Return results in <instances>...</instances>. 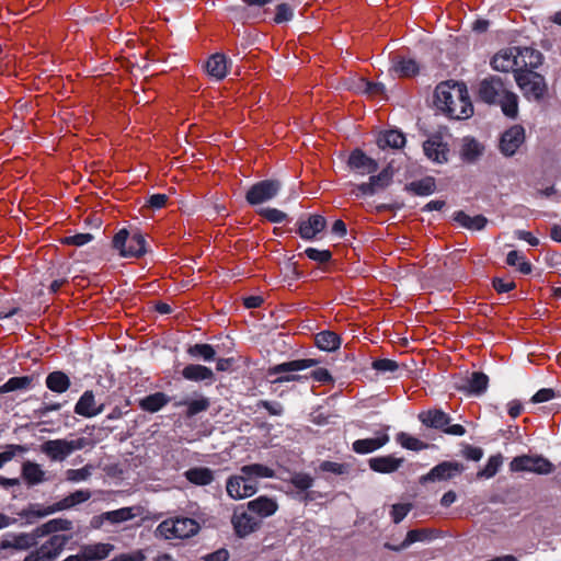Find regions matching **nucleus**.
Segmentation results:
<instances>
[{
	"label": "nucleus",
	"mask_w": 561,
	"mask_h": 561,
	"mask_svg": "<svg viewBox=\"0 0 561 561\" xmlns=\"http://www.w3.org/2000/svg\"><path fill=\"white\" fill-rule=\"evenodd\" d=\"M434 99L436 107L451 119H466L473 114V105L463 82H440L435 89Z\"/></svg>",
	"instance_id": "f257e3e1"
},
{
	"label": "nucleus",
	"mask_w": 561,
	"mask_h": 561,
	"mask_svg": "<svg viewBox=\"0 0 561 561\" xmlns=\"http://www.w3.org/2000/svg\"><path fill=\"white\" fill-rule=\"evenodd\" d=\"M478 101L499 105L502 113L512 119L518 115V96L511 90V82L497 75H490L478 83Z\"/></svg>",
	"instance_id": "f03ea898"
},
{
	"label": "nucleus",
	"mask_w": 561,
	"mask_h": 561,
	"mask_svg": "<svg viewBox=\"0 0 561 561\" xmlns=\"http://www.w3.org/2000/svg\"><path fill=\"white\" fill-rule=\"evenodd\" d=\"M201 530L199 523L191 517L175 516L162 520L156 528V536L165 540L188 539Z\"/></svg>",
	"instance_id": "7ed1b4c3"
},
{
	"label": "nucleus",
	"mask_w": 561,
	"mask_h": 561,
	"mask_svg": "<svg viewBox=\"0 0 561 561\" xmlns=\"http://www.w3.org/2000/svg\"><path fill=\"white\" fill-rule=\"evenodd\" d=\"M112 248L122 257H141L147 252V241L139 230L130 232L128 229L122 228L113 237Z\"/></svg>",
	"instance_id": "20e7f679"
},
{
	"label": "nucleus",
	"mask_w": 561,
	"mask_h": 561,
	"mask_svg": "<svg viewBox=\"0 0 561 561\" xmlns=\"http://www.w3.org/2000/svg\"><path fill=\"white\" fill-rule=\"evenodd\" d=\"M417 419L425 427L439 431L446 435L463 436L467 433L461 424H451V416L438 408L420 412Z\"/></svg>",
	"instance_id": "39448f33"
},
{
	"label": "nucleus",
	"mask_w": 561,
	"mask_h": 561,
	"mask_svg": "<svg viewBox=\"0 0 561 561\" xmlns=\"http://www.w3.org/2000/svg\"><path fill=\"white\" fill-rule=\"evenodd\" d=\"M72 535H54L47 538L41 546H36L23 559V561H56Z\"/></svg>",
	"instance_id": "423d86ee"
},
{
	"label": "nucleus",
	"mask_w": 561,
	"mask_h": 561,
	"mask_svg": "<svg viewBox=\"0 0 561 561\" xmlns=\"http://www.w3.org/2000/svg\"><path fill=\"white\" fill-rule=\"evenodd\" d=\"M515 81L527 100L541 101L548 90L545 77L530 69H518Z\"/></svg>",
	"instance_id": "0eeeda50"
},
{
	"label": "nucleus",
	"mask_w": 561,
	"mask_h": 561,
	"mask_svg": "<svg viewBox=\"0 0 561 561\" xmlns=\"http://www.w3.org/2000/svg\"><path fill=\"white\" fill-rule=\"evenodd\" d=\"M267 2H243L226 8L230 20L241 23L266 21L272 13L264 7Z\"/></svg>",
	"instance_id": "6e6552de"
},
{
	"label": "nucleus",
	"mask_w": 561,
	"mask_h": 561,
	"mask_svg": "<svg viewBox=\"0 0 561 561\" xmlns=\"http://www.w3.org/2000/svg\"><path fill=\"white\" fill-rule=\"evenodd\" d=\"M319 364L318 359L314 358H301V359H294L289 362H285L275 366H272L267 369V376H276L272 382L273 383H284V382H290V381H298L302 379L304 377L300 375L289 374L294 371L304 370L310 367H314Z\"/></svg>",
	"instance_id": "1a4fd4ad"
},
{
	"label": "nucleus",
	"mask_w": 561,
	"mask_h": 561,
	"mask_svg": "<svg viewBox=\"0 0 561 561\" xmlns=\"http://www.w3.org/2000/svg\"><path fill=\"white\" fill-rule=\"evenodd\" d=\"M231 525L237 537L245 538L259 530L262 522L245 507V504H241L233 510Z\"/></svg>",
	"instance_id": "9d476101"
},
{
	"label": "nucleus",
	"mask_w": 561,
	"mask_h": 561,
	"mask_svg": "<svg viewBox=\"0 0 561 561\" xmlns=\"http://www.w3.org/2000/svg\"><path fill=\"white\" fill-rule=\"evenodd\" d=\"M282 182L266 179L254 183L245 194V201L251 206L261 205L273 199L280 191Z\"/></svg>",
	"instance_id": "9b49d317"
},
{
	"label": "nucleus",
	"mask_w": 561,
	"mask_h": 561,
	"mask_svg": "<svg viewBox=\"0 0 561 561\" xmlns=\"http://www.w3.org/2000/svg\"><path fill=\"white\" fill-rule=\"evenodd\" d=\"M510 469L514 472L528 471L537 474H549L554 467L550 460L542 456L522 455L513 458Z\"/></svg>",
	"instance_id": "f8f14e48"
},
{
	"label": "nucleus",
	"mask_w": 561,
	"mask_h": 561,
	"mask_svg": "<svg viewBox=\"0 0 561 561\" xmlns=\"http://www.w3.org/2000/svg\"><path fill=\"white\" fill-rule=\"evenodd\" d=\"M8 537L11 539H2L0 541V549H14L19 551H31L37 545L41 538H43L38 527L36 526L28 533H11L8 534Z\"/></svg>",
	"instance_id": "ddd939ff"
},
{
	"label": "nucleus",
	"mask_w": 561,
	"mask_h": 561,
	"mask_svg": "<svg viewBox=\"0 0 561 561\" xmlns=\"http://www.w3.org/2000/svg\"><path fill=\"white\" fill-rule=\"evenodd\" d=\"M465 466L458 461H442L433 467L426 474L420 477V483L448 481L462 473Z\"/></svg>",
	"instance_id": "4468645a"
},
{
	"label": "nucleus",
	"mask_w": 561,
	"mask_h": 561,
	"mask_svg": "<svg viewBox=\"0 0 561 561\" xmlns=\"http://www.w3.org/2000/svg\"><path fill=\"white\" fill-rule=\"evenodd\" d=\"M393 180V170L390 165L383 168L378 174H370L369 181L356 185L357 196H373L386 190Z\"/></svg>",
	"instance_id": "2eb2a0df"
},
{
	"label": "nucleus",
	"mask_w": 561,
	"mask_h": 561,
	"mask_svg": "<svg viewBox=\"0 0 561 561\" xmlns=\"http://www.w3.org/2000/svg\"><path fill=\"white\" fill-rule=\"evenodd\" d=\"M423 150L425 156L435 163L444 164L448 162L449 145L444 141V137L440 133L431 135L423 142Z\"/></svg>",
	"instance_id": "dca6fc26"
},
{
	"label": "nucleus",
	"mask_w": 561,
	"mask_h": 561,
	"mask_svg": "<svg viewBox=\"0 0 561 561\" xmlns=\"http://www.w3.org/2000/svg\"><path fill=\"white\" fill-rule=\"evenodd\" d=\"M296 226V233H298L301 239L312 241L325 229L327 220L322 215L312 214L308 215L306 218H299Z\"/></svg>",
	"instance_id": "f3484780"
},
{
	"label": "nucleus",
	"mask_w": 561,
	"mask_h": 561,
	"mask_svg": "<svg viewBox=\"0 0 561 561\" xmlns=\"http://www.w3.org/2000/svg\"><path fill=\"white\" fill-rule=\"evenodd\" d=\"M525 141V129L522 125H514L506 129L500 139V151L505 157H512Z\"/></svg>",
	"instance_id": "a211bd4d"
},
{
	"label": "nucleus",
	"mask_w": 561,
	"mask_h": 561,
	"mask_svg": "<svg viewBox=\"0 0 561 561\" xmlns=\"http://www.w3.org/2000/svg\"><path fill=\"white\" fill-rule=\"evenodd\" d=\"M519 48L511 47L500 50L491 60V66L496 71L508 72L513 71L514 76L520 66Z\"/></svg>",
	"instance_id": "6ab92c4d"
},
{
	"label": "nucleus",
	"mask_w": 561,
	"mask_h": 561,
	"mask_svg": "<svg viewBox=\"0 0 561 561\" xmlns=\"http://www.w3.org/2000/svg\"><path fill=\"white\" fill-rule=\"evenodd\" d=\"M347 165L352 171L360 175L373 174L379 169L378 162L375 159L368 157L359 148H355L351 151L347 159Z\"/></svg>",
	"instance_id": "aec40b11"
},
{
	"label": "nucleus",
	"mask_w": 561,
	"mask_h": 561,
	"mask_svg": "<svg viewBox=\"0 0 561 561\" xmlns=\"http://www.w3.org/2000/svg\"><path fill=\"white\" fill-rule=\"evenodd\" d=\"M245 507L262 522L278 511V503L274 497L260 495L245 503Z\"/></svg>",
	"instance_id": "412c9836"
},
{
	"label": "nucleus",
	"mask_w": 561,
	"mask_h": 561,
	"mask_svg": "<svg viewBox=\"0 0 561 561\" xmlns=\"http://www.w3.org/2000/svg\"><path fill=\"white\" fill-rule=\"evenodd\" d=\"M388 430L389 426H386L383 431H378L376 433L377 436L373 438L356 439L352 444L353 451L359 455H366L380 449L390 440V437L387 433Z\"/></svg>",
	"instance_id": "4be33fe9"
},
{
	"label": "nucleus",
	"mask_w": 561,
	"mask_h": 561,
	"mask_svg": "<svg viewBox=\"0 0 561 561\" xmlns=\"http://www.w3.org/2000/svg\"><path fill=\"white\" fill-rule=\"evenodd\" d=\"M404 458H397L393 455L377 456L368 459L369 468L377 473L388 474L399 470Z\"/></svg>",
	"instance_id": "5701e85b"
},
{
	"label": "nucleus",
	"mask_w": 561,
	"mask_h": 561,
	"mask_svg": "<svg viewBox=\"0 0 561 561\" xmlns=\"http://www.w3.org/2000/svg\"><path fill=\"white\" fill-rule=\"evenodd\" d=\"M104 405L96 407L92 390H85L75 405V413L83 417H93L102 413Z\"/></svg>",
	"instance_id": "b1692460"
},
{
	"label": "nucleus",
	"mask_w": 561,
	"mask_h": 561,
	"mask_svg": "<svg viewBox=\"0 0 561 561\" xmlns=\"http://www.w3.org/2000/svg\"><path fill=\"white\" fill-rule=\"evenodd\" d=\"M484 149V146L474 137H463L459 152L460 158L465 163H476L483 156Z\"/></svg>",
	"instance_id": "393cba45"
},
{
	"label": "nucleus",
	"mask_w": 561,
	"mask_h": 561,
	"mask_svg": "<svg viewBox=\"0 0 561 561\" xmlns=\"http://www.w3.org/2000/svg\"><path fill=\"white\" fill-rule=\"evenodd\" d=\"M407 142L405 135L399 129L381 130L377 135L376 144L379 149H401Z\"/></svg>",
	"instance_id": "a878e982"
},
{
	"label": "nucleus",
	"mask_w": 561,
	"mask_h": 561,
	"mask_svg": "<svg viewBox=\"0 0 561 561\" xmlns=\"http://www.w3.org/2000/svg\"><path fill=\"white\" fill-rule=\"evenodd\" d=\"M136 516L133 507H122L114 511H108L100 516H94L91 520V525L94 528H99L103 520H107L111 524H119L133 519Z\"/></svg>",
	"instance_id": "bb28decb"
},
{
	"label": "nucleus",
	"mask_w": 561,
	"mask_h": 561,
	"mask_svg": "<svg viewBox=\"0 0 561 561\" xmlns=\"http://www.w3.org/2000/svg\"><path fill=\"white\" fill-rule=\"evenodd\" d=\"M41 450L53 461H64L71 455L67 439H49L42 444Z\"/></svg>",
	"instance_id": "cd10ccee"
},
{
	"label": "nucleus",
	"mask_w": 561,
	"mask_h": 561,
	"mask_svg": "<svg viewBox=\"0 0 561 561\" xmlns=\"http://www.w3.org/2000/svg\"><path fill=\"white\" fill-rule=\"evenodd\" d=\"M208 76L216 80H222L228 75V58L225 54H213L204 65Z\"/></svg>",
	"instance_id": "c85d7f7f"
},
{
	"label": "nucleus",
	"mask_w": 561,
	"mask_h": 561,
	"mask_svg": "<svg viewBox=\"0 0 561 561\" xmlns=\"http://www.w3.org/2000/svg\"><path fill=\"white\" fill-rule=\"evenodd\" d=\"M47 505L39 503H30L26 507L22 508L18 516L22 519L21 526H31L36 524L39 519L49 516Z\"/></svg>",
	"instance_id": "c756f323"
},
{
	"label": "nucleus",
	"mask_w": 561,
	"mask_h": 561,
	"mask_svg": "<svg viewBox=\"0 0 561 561\" xmlns=\"http://www.w3.org/2000/svg\"><path fill=\"white\" fill-rule=\"evenodd\" d=\"M489 386V377L482 371H473L459 390L473 396L483 394Z\"/></svg>",
	"instance_id": "7c9ffc66"
},
{
	"label": "nucleus",
	"mask_w": 561,
	"mask_h": 561,
	"mask_svg": "<svg viewBox=\"0 0 561 561\" xmlns=\"http://www.w3.org/2000/svg\"><path fill=\"white\" fill-rule=\"evenodd\" d=\"M43 538L50 537L54 535H60L59 533H70L73 530V522L68 518H53L37 526Z\"/></svg>",
	"instance_id": "2f4dec72"
},
{
	"label": "nucleus",
	"mask_w": 561,
	"mask_h": 561,
	"mask_svg": "<svg viewBox=\"0 0 561 561\" xmlns=\"http://www.w3.org/2000/svg\"><path fill=\"white\" fill-rule=\"evenodd\" d=\"M184 379L190 381H209L213 383L215 381L214 371L204 365L199 364H188L181 371Z\"/></svg>",
	"instance_id": "473e14b6"
},
{
	"label": "nucleus",
	"mask_w": 561,
	"mask_h": 561,
	"mask_svg": "<svg viewBox=\"0 0 561 561\" xmlns=\"http://www.w3.org/2000/svg\"><path fill=\"white\" fill-rule=\"evenodd\" d=\"M184 478L192 484L206 486L215 480L214 471L207 467H193L184 471Z\"/></svg>",
	"instance_id": "72a5a7b5"
},
{
	"label": "nucleus",
	"mask_w": 561,
	"mask_h": 561,
	"mask_svg": "<svg viewBox=\"0 0 561 561\" xmlns=\"http://www.w3.org/2000/svg\"><path fill=\"white\" fill-rule=\"evenodd\" d=\"M453 219L462 228L473 231H481L488 225V218L483 215L474 217L469 216L463 210H457L453 215Z\"/></svg>",
	"instance_id": "f704fd0d"
},
{
	"label": "nucleus",
	"mask_w": 561,
	"mask_h": 561,
	"mask_svg": "<svg viewBox=\"0 0 561 561\" xmlns=\"http://www.w3.org/2000/svg\"><path fill=\"white\" fill-rule=\"evenodd\" d=\"M170 400L171 398L167 393L159 391L139 399L138 407L145 412L156 413L163 409Z\"/></svg>",
	"instance_id": "c9c22d12"
},
{
	"label": "nucleus",
	"mask_w": 561,
	"mask_h": 561,
	"mask_svg": "<svg viewBox=\"0 0 561 561\" xmlns=\"http://www.w3.org/2000/svg\"><path fill=\"white\" fill-rule=\"evenodd\" d=\"M433 538V530L427 528H417L411 529L408 531L404 540L400 546H392L390 543H386V548L392 551H399L401 549H405L414 542L426 541Z\"/></svg>",
	"instance_id": "e433bc0d"
},
{
	"label": "nucleus",
	"mask_w": 561,
	"mask_h": 561,
	"mask_svg": "<svg viewBox=\"0 0 561 561\" xmlns=\"http://www.w3.org/2000/svg\"><path fill=\"white\" fill-rule=\"evenodd\" d=\"M45 474V471L36 462L27 460L22 465L21 476L23 480L31 486L41 484L46 481Z\"/></svg>",
	"instance_id": "4c0bfd02"
},
{
	"label": "nucleus",
	"mask_w": 561,
	"mask_h": 561,
	"mask_svg": "<svg viewBox=\"0 0 561 561\" xmlns=\"http://www.w3.org/2000/svg\"><path fill=\"white\" fill-rule=\"evenodd\" d=\"M404 191L416 196H428L436 191V180L433 176H425L421 180L412 181L405 184Z\"/></svg>",
	"instance_id": "58836bf2"
},
{
	"label": "nucleus",
	"mask_w": 561,
	"mask_h": 561,
	"mask_svg": "<svg viewBox=\"0 0 561 561\" xmlns=\"http://www.w3.org/2000/svg\"><path fill=\"white\" fill-rule=\"evenodd\" d=\"M46 387L56 393H64L69 390L71 386L70 378L61 370L49 373L45 379Z\"/></svg>",
	"instance_id": "ea45409f"
},
{
	"label": "nucleus",
	"mask_w": 561,
	"mask_h": 561,
	"mask_svg": "<svg viewBox=\"0 0 561 561\" xmlns=\"http://www.w3.org/2000/svg\"><path fill=\"white\" fill-rule=\"evenodd\" d=\"M113 548L114 547L111 543L98 542L93 545H85L81 550L87 561H102L110 556Z\"/></svg>",
	"instance_id": "a19ab883"
},
{
	"label": "nucleus",
	"mask_w": 561,
	"mask_h": 561,
	"mask_svg": "<svg viewBox=\"0 0 561 561\" xmlns=\"http://www.w3.org/2000/svg\"><path fill=\"white\" fill-rule=\"evenodd\" d=\"M314 343L321 351L334 352L341 345V337L335 332L325 330L316 334Z\"/></svg>",
	"instance_id": "79ce46f5"
},
{
	"label": "nucleus",
	"mask_w": 561,
	"mask_h": 561,
	"mask_svg": "<svg viewBox=\"0 0 561 561\" xmlns=\"http://www.w3.org/2000/svg\"><path fill=\"white\" fill-rule=\"evenodd\" d=\"M517 53L519 54L520 69H530L535 71V69L541 65L542 55L539 51L525 47L523 49L519 48V51Z\"/></svg>",
	"instance_id": "37998d69"
},
{
	"label": "nucleus",
	"mask_w": 561,
	"mask_h": 561,
	"mask_svg": "<svg viewBox=\"0 0 561 561\" xmlns=\"http://www.w3.org/2000/svg\"><path fill=\"white\" fill-rule=\"evenodd\" d=\"M33 380L34 378L32 376L11 377L2 386H0V393L26 390L32 387Z\"/></svg>",
	"instance_id": "c03bdc74"
},
{
	"label": "nucleus",
	"mask_w": 561,
	"mask_h": 561,
	"mask_svg": "<svg viewBox=\"0 0 561 561\" xmlns=\"http://www.w3.org/2000/svg\"><path fill=\"white\" fill-rule=\"evenodd\" d=\"M393 71L401 78H410L419 73V64L411 58H400L392 67Z\"/></svg>",
	"instance_id": "a18cd8bd"
},
{
	"label": "nucleus",
	"mask_w": 561,
	"mask_h": 561,
	"mask_svg": "<svg viewBox=\"0 0 561 561\" xmlns=\"http://www.w3.org/2000/svg\"><path fill=\"white\" fill-rule=\"evenodd\" d=\"M186 352L191 357L201 358L204 362H211L216 357V351L214 346L207 343H196L194 345H190Z\"/></svg>",
	"instance_id": "49530a36"
},
{
	"label": "nucleus",
	"mask_w": 561,
	"mask_h": 561,
	"mask_svg": "<svg viewBox=\"0 0 561 561\" xmlns=\"http://www.w3.org/2000/svg\"><path fill=\"white\" fill-rule=\"evenodd\" d=\"M396 440L405 449L412 451H421L428 448V444L411 436L405 432H400L396 436Z\"/></svg>",
	"instance_id": "de8ad7c7"
},
{
	"label": "nucleus",
	"mask_w": 561,
	"mask_h": 561,
	"mask_svg": "<svg viewBox=\"0 0 561 561\" xmlns=\"http://www.w3.org/2000/svg\"><path fill=\"white\" fill-rule=\"evenodd\" d=\"M240 472L254 478H274L275 471L262 463H252L241 467Z\"/></svg>",
	"instance_id": "09e8293b"
},
{
	"label": "nucleus",
	"mask_w": 561,
	"mask_h": 561,
	"mask_svg": "<svg viewBox=\"0 0 561 561\" xmlns=\"http://www.w3.org/2000/svg\"><path fill=\"white\" fill-rule=\"evenodd\" d=\"M186 405V417H193L197 415L201 412L207 411L210 407V401L206 397H201L199 399L195 400H185L180 402L178 405Z\"/></svg>",
	"instance_id": "8fccbe9b"
},
{
	"label": "nucleus",
	"mask_w": 561,
	"mask_h": 561,
	"mask_svg": "<svg viewBox=\"0 0 561 561\" xmlns=\"http://www.w3.org/2000/svg\"><path fill=\"white\" fill-rule=\"evenodd\" d=\"M503 463V457L501 454L493 455L488 459L486 465L483 469L478 471L477 477L478 478H485L490 479L494 477L497 471L500 470L501 466Z\"/></svg>",
	"instance_id": "3c124183"
},
{
	"label": "nucleus",
	"mask_w": 561,
	"mask_h": 561,
	"mask_svg": "<svg viewBox=\"0 0 561 561\" xmlns=\"http://www.w3.org/2000/svg\"><path fill=\"white\" fill-rule=\"evenodd\" d=\"M314 479L306 472H294L288 483L295 486L298 492L309 490L313 485Z\"/></svg>",
	"instance_id": "603ef678"
},
{
	"label": "nucleus",
	"mask_w": 561,
	"mask_h": 561,
	"mask_svg": "<svg viewBox=\"0 0 561 561\" xmlns=\"http://www.w3.org/2000/svg\"><path fill=\"white\" fill-rule=\"evenodd\" d=\"M27 450L28 448L24 445H5L4 450L0 453V468H2L7 462L11 461L16 455L24 454Z\"/></svg>",
	"instance_id": "864d4df0"
},
{
	"label": "nucleus",
	"mask_w": 561,
	"mask_h": 561,
	"mask_svg": "<svg viewBox=\"0 0 561 561\" xmlns=\"http://www.w3.org/2000/svg\"><path fill=\"white\" fill-rule=\"evenodd\" d=\"M304 254L311 261L318 264H327L332 260V252L328 249L319 250L317 248L309 247L304 251Z\"/></svg>",
	"instance_id": "5fc2aeb1"
},
{
	"label": "nucleus",
	"mask_w": 561,
	"mask_h": 561,
	"mask_svg": "<svg viewBox=\"0 0 561 561\" xmlns=\"http://www.w3.org/2000/svg\"><path fill=\"white\" fill-rule=\"evenodd\" d=\"M243 478L238 474L228 478L226 483L227 494L233 500H242L243 494L241 490Z\"/></svg>",
	"instance_id": "6e6d98bb"
},
{
	"label": "nucleus",
	"mask_w": 561,
	"mask_h": 561,
	"mask_svg": "<svg viewBox=\"0 0 561 561\" xmlns=\"http://www.w3.org/2000/svg\"><path fill=\"white\" fill-rule=\"evenodd\" d=\"M294 16V9L287 2H280L276 7L275 14L271 18L276 24L289 22Z\"/></svg>",
	"instance_id": "4d7b16f0"
},
{
	"label": "nucleus",
	"mask_w": 561,
	"mask_h": 561,
	"mask_svg": "<svg viewBox=\"0 0 561 561\" xmlns=\"http://www.w3.org/2000/svg\"><path fill=\"white\" fill-rule=\"evenodd\" d=\"M93 239V234L88 232H81L72 236L62 237L60 239V243L64 245L82 247L91 242Z\"/></svg>",
	"instance_id": "13d9d810"
},
{
	"label": "nucleus",
	"mask_w": 561,
	"mask_h": 561,
	"mask_svg": "<svg viewBox=\"0 0 561 561\" xmlns=\"http://www.w3.org/2000/svg\"><path fill=\"white\" fill-rule=\"evenodd\" d=\"M371 368L380 374H393L399 369V364L389 358H378L373 360Z\"/></svg>",
	"instance_id": "bf43d9fd"
},
{
	"label": "nucleus",
	"mask_w": 561,
	"mask_h": 561,
	"mask_svg": "<svg viewBox=\"0 0 561 561\" xmlns=\"http://www.w3.org/2000/svg\"><path fill=\"white\" fill-rule=\"evenodd\" d=\"M20 311V306L13 299L0 298V320L9 319Z\"/></svg>",
	"instance_id": "052dcab7"
},
{
	"label": "nucleus",
	"mask_w": 561,
	"mask_h": 561,
	"mask_svg": "<svg viewBox=\"0 0 561 561\" xmlns=\"http://www.w3.org/2000/svg\"><path fill=\"white\" fill-rule=\"evenodd\" d=\"M257 214L272 224H280L287 219V214L277 208H261Z\"/></svg>",
	"instance_id": "680f3d73"
},
{
	"label": "nucleus",
	"mask_w": 561,
	"mask_h": 561,
	"mask_svg": "<svg viewBox=\"0 0 561 561\" xmlns=\"http://www.w3.org/2000/svg\"><path fill=\"white\" fill-rule=\"evenodd\" d=\"M319 469L322 472H331L337 476H343L348 473V466L345 463H340L335 461L324 460L320 463Z\"/></svg>",
	"instance_id": "e2e57ef3"
},
{
	"label": "nucleus",
	"mask_w": 561,
	"mask_h": 561,
	"mask_svg": "<svg viewBox=\"0 0 561 561\" xmlns=\"http://www.w3.org/2000/svg\"><path fill=\"white\" fill-rule=\"evenodd\" d=\"M91 476V469L89 466H84L80 469H68L66 471V478L70 482H80L87 480Z\"/></svg>",
	"instance_id": "0e129e2a"
},
{
	"label": "nucleus",
	"mask_w": 561,
	"mask_h": 561,
	"mask_svg": "<svg viewBox=\"0 0 561 561\" xmlns=\"http://www.w3.org/2000/svg\"><path fill=\"white\" fill-rule=\"evenodd\" d=\"M239 477L243 478L241 490L243 494V499L250 497L257 491V482L252 479L250 476H245L243 473L238 474Z\"/></svg>",
	"instance_id": "69168bd1"
},
{
	"label": "nucleus",
	"mask_w": 561,
	"mask_h": 561,
	"mask_svg": "<svg viewBox=\"0 0 561 561\" xmlns=\"http://www.w3.org/2000/svg\"><path fill=\"white\" fill-rule=\"evenodd\" d=\"M411 510V504H394L391 508V518L394 524H399L404 519Z\"/></svg>",
	"instance_id": "338daca9"
},
{
	"label": "nucleus",
	"mask_w": 561,
	"mask_h": 561,
	"mask_svg": "<svg viewBox=\"0 0 561 561\" xmlns=\"http://www.w3.org/2000/svg\"><path fill=\"white\" fill-rule=\"evenodd\" d=\"M256 405L257 408H264L270 415L279 416L284 412L282 403L277 401L260 400Z\"/></svg>",
	"instance_id": "774afa93"
}]
</instances>
